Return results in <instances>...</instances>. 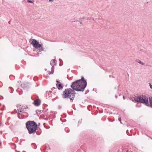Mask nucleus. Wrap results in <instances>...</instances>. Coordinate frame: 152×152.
<instances>
[{"instance_id":"13","label":"nucleus","mask_w":152,"mask_h":152,"mask_svg":"<svg viewBox=\"0 0 152 152\" xmlns=\"http://www.w3.org/2000/svg\"><path fill=\"white\" fill-rule=\"evenodd\" d=\"M118 120L120 121L121 123V117H120L119 118H118Z\"/></svg>"},{"instance_id":"10","label":"nucleus","mask_w":152,"mask_h":152,"mask_svg":"<svg viewBox=\"0 0 152 152\" xmlns=\"http://www.w3.org/2000/svg\"><path fill=\"white\" fill-rule=\"evenodd\" d=\"M149 101L151 105V107H152V97H150L149 98Z\"/></svg>"},{"instance_id":"2","label":"nucleus","mask_w":152,"mask_h":152,"mask_svg":"<svg viewBox=\"0 0 152 152\" xmlns=\"http://www.w3.org/2000/svg\"><path fill=\"white\" fill-rule=\"evenodd\" d=\"M75 91L71 88L65 90L62 94V97L64 99L69 98L71 100H73L75 96Z\"/></svg>"},{"instance_id":"3","label":"nucleus","mask_w":152,"mask_h":152,"mask_svg":"<svg viewBox=\"0 0 152 152\" xmlns=\"http://www.w3.org/2000/svg\"><path fill=\"white\" fill-rule=\"evenodd\" d=\"M26 126L30 134L34 133L36 130L37 125L33 121H28L26 124Z\"/></svg>"},{"instance_id":"14","label":"nucleus","mask_w":152,"mask_h":152,"mask_svg":"<svg viewBox=\"0 0 152 152\" xmlns=\"http://www.w3.org/2000/svg\"><path fill=\"white\" fill-rule=\"evenodd\" d=\"M149 86L150 88L152 89V85L151 84H150Z\"/></svg>"},{"instance_id":"18","label":"nucleus","mask_w":152,"mask_h":152,"mask_svg":"<svg viewBox=\"0 0 152 152\" xmlns=\"http://www.w3.org/2000/svg\"><path fill=\"white\" fill-rule=\"evenodd\" d=\"M123 98L124 99H125V98H124V96H123Z\"/></svg>"},{"instance_id":"8","label":"nucleus","mask_w":152,"mask_h":152,"mask_svg":"<svg viewBox=\"0 0 152 152\" xmlns=\"http://www.w3.org/2000/svg\"><path fill=\"white\" fill-rule=\"evenodd\" d=\"M56 86L58 88V90H60V89L63 88V86H62L61 84H56Z\"/></svg>"},{"instance_id":"15","label":"nucleus","mask_w":152,"mask_h":152,"mask_svg":"<svg viewBox=\"0 0 152 152\" xmlns=\"http://www.w3.org/2000/svg\"><path fill=\"white\" fill-rule=\"evenodd\" d=\"M56 82L57 83V84H58V83H60V82L58 81V80L56 81Z\"/></svg>"},{"instance_id":"12","label":"nucleus","mask_w":152,"mask_h":152,"mask_svg":"<svg viewBox=\"0 0 152 152\" xmlns=\"http://www.w3.org/2000/svg\"><path fill=\"white\" fill-rule=\"evenodd\" d=\"M27 2H28L30 3H33V2L32 1L30 0H27Z\"/></svg>"},{"instance_id":"4","label":"nucleus","mask_w":152,"mask_h":152,"mask_svg":"<svg viewBox=\"0 0 152 152\" xmlns=\"http://www.w3.org/2000/svg\"><path fill=\"white\" fill-rule=\"evenodd\" d=\"M134 100L136 102L145 104L147 106H148V98L145 95H141L138 96H135L134 98Z\"/></svg>"},{"instance_id":"6","label":"nucleus","mask_w":152,"mask_h":152,"mask_svg":"<svg viewBox=\"0 0 152 152\" xmlns=\"http://www.w3.org/2000/svg\"><path fill=\"white\" fill-rule=\"evenodd\" d=\"M56 61L54 59L50 61V64L52 66V69L51 72H49V73L50 75L53 73L54 66L56 65Z\"/></svg>"},{"instance_id":"20","label":"nucleus","mask_w":152,"mask_h":152,"mask_svg":"<svg viewBox=\"0 0 152 152\" xmlns=\"http://www.w3.org/2000/svg\"><path fill=\"white\" fill-rule=\"evenodd\" d=\"M9 24H10V22H9Z\"/></svg>"},{"instance_id":"11","label":"nucleus","mask_w":152,"mask_h":152,"mask_svg":"<svg viewBox=\"0 0 152 152\" xmlns=\"http://www.w3.org/2000/svg\"><path fill=\"white\" fill-rule=\"evenodd\" d=\"M24 109L23 107H21V109H18V112H21L24 110Z\"/></svg>"},{"instance_id":"21","label":"nucleus","mask_w":152,"mask_h":152,"mask_svg":"<svg viewBox=\"0 0 152 152\" xmlns=\"http://www.w3.org/2000/svg\"><path fill=\"white\" fill-rule=\"evenodd\" d=\"M132 101H134L133 99H132Z\"/></svg>"},{"instance_id":"7","label":"nucleus","mask_w":152,"mask_h":152,"mask_svg":"<svg viewBox=\"0 0 152 152\" xmlns=\"http://www.w3.org/2000/svg\"><path fill=\"white\" fill-rule=\"evenodd\" d=\"M41 103V101L39 99H37L35 100L33 103V104L36 106H39Z\"/></svg>"},{"instance_id":"5","label":"nucleus","mask_w":152,"mask_h":152,"mask_svg":"<svg viewBox=\"0 0 152 152\" xmlns=\"http://www.w3.org/2000/svg\"><path fill=\"white\" fill-rule=\"evenodd\" d=\"M31 44L33 47L36 49H38L39 52H41L44 50V48L42 44H39L38 41L35 39H32Z\"/></svg>"},{"instance_id":"1","label":"nucleus","mask_w":152,"mask_h":152,"mask_svg":"<svg viewBox=\"0 0 152 152\" xmlns=\"http://www.w3.org/2000/svg\"><path fill=\"white\" fill-rule=\"evenodd\" d=\"M86 85V81L84 80L83 77L82 76L81 79L78 80L72 83L71 87L74 91H83Z\"/></svg>"},{"instance_id":"9","label":"nucleus","mask_w":152,"mask_h":152,"mask_svg":"<svg viewBox=\"0 0 152 152\" xmlns=\"http://www.w3.org/2000/svg\"><path fill=\"white\" fill-rule=\"evenodd\" d=\"M136 61L138 63L140 64L141 65H144V64L140 60H136Z\"/></svg>"},{"instance_id":"19","label":"nucleus","mask_w":152,"mask_h":152,"mask_svg":"<svg viewBox=\"0 0 152 152\" xmlns=\"http://www.w3.org/2000/svg\"><path fill=\"white\" fill-rule=\"evenodd\" d=\"M2 131H1V134H2Z\"/></svg>"},{"instance_id":"17","label":"nucleus","mask_w":152,"mask_h":152,"mask_svg":"<svg viewBox=\"0 0 152 152\" xmlns=\"http://www.w3.org/2000/svg\"><path fill=\"white\" fill-rule=\"evenodd\" d=\"M117 96L115 95V97H116V98H117Z\"/></svg>"},{"instance_id":"16","label":"nucleus","mask_w":152,"mask_h":152,"mask_svg":"<svg viewBox=\"0 0 152 152\" xmlns=\"http://www.w3.org/2000/svg\"><path fill=\"white\" fill-rule=\"evenodd\" d=\"M54 0H49V1L50 2V1H54Z\"/></svg>"}]
</instances>
